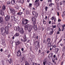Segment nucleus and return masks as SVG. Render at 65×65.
Returning <instances> with one entry per match:
<instances>
[{
    "label": "nucleus",
    "mask_w": 65,
    "mask_h": 65,
    "mask_svg": "<svg viewBox=\"0 0 65 65\" xmlns=\"http://www.w3.org/2000/svg\"><path fill=\"white\" fill-rule=\"evenodd\" d=\"M10 19V16L9 15H7L5 17V20L6 21H7L8 20H9V19Z\"/></svg>",
    "instance_id": "10"
},
{
    "label": "nucleus",
    "mask_w": 65,
    "mask_h": 65,
    "mask_svg": "<svg viewBox=\"0 0 65 65\" xmlns=\"http://www.w3.org/2000/svg\"><path fill=\"white\" fill-rule=\"evenodd\" d=\"M60 33V32H59V31H57V32L56 33V34H59Z\"/></svg>",
    "instance_id": "57"
},
{
    "label": "nucleus",
    "mask_w": 65,
    "mask_h": 65,
    "mask_svg": "<svg viewBox=\"0 0 65 65\" xmlns=\"http://www.w3.org/2000/svg\"><path fill=\"white\" fill-rule=\"evenodd\" d=\"M47 45H48V47H50L51 46V43H48V44H47Z\"/></svg>",
    "instance_id": "31"
},
{
    "label": "nucleus",
    "mask_w": 65,
    "mask_h": 65,
    "mask_svg": "<svg viewBox=\"0 0 65 65\" xmlns=\"http://www.w3.org/2000/svg\"><path fill=\"white\" fill-rule=\"evenodd\" d=\"M61 20H60L59 18L58 20V22H61Z\"/></svg>",
    "instance_id": "61"
},
{
    "label": "nucleus",
    "mask_w": 65,
    "mask_h": 65,
    "mask_svg": "<svg viewBox=\"0 0 65 65\" xmlns=\"http://www.w3.org/2000/svg\"><path fill=\"white\" fill-rule=\"evenodd\" d=\"M33 38H36V39H38V36L37 35V37H36V35H35V34H33Z\"/></svg>",
    "instance_id": "16"
},
{
    "label": "nucleus",
    "mask_w": 65,
    "mask_h": 65,
    "mask_svg": "<svg viewBox=\"0 0 65 65\" xmlns=\"http://www.w3.org/2000/svg\"><path fill=\"white\" fill-rule=\"evenodd\" d=\"M55 59V60H57L58 59L57 58H58V57H56Z\"/></svg>",
    "instance_id": "58"
},
{
    "label": "nucleus",
    "mask_w": 65,
    "mask_h": 65,
    "mask_svg": "<svg viewBox=\"0 0 65 65\" xmlns=\"http://www.w3.org/2000/svg\"><path fill=\"white\" fill-rule=\"evenodd\" d=\"M32 13H33V14H36V13L35 11H32Z\"/></svg>",
    "instance_id": "41"
},
{
    "label": "nucleus",
    "mask_w": 65,
    "mask_h": 65,
    "mask_svg": "<svg viewBox=\"0 0 65 65\" xmlns=\"http://www.w3.org/2000/svg\"><path fill=\"white\" fill-rule=\"evenodd\" d=\"M52 27H53V29H54L56 27V25H53L52 26Z\"/></svg>",
    "instance_id": "37"
},
{
    "label": "nucleus",
    "mask_w": 65,
    "mask_h": 65,
    "mask_svg": "<svg viewBox=\"0 0 65 65\" xmlns=\"http://www.w3.org/2000/svg\"><path fill=\"white\" fill-rule=\"evenodd\" d=\"M29 11H26V14H29Z\"/></svg>",
    "instance_id": "36"
},
{
    "label": "nucleus",
    "mask_w": 65,
    "mask_h": 65,
    "mask_svg": "<svg viewBox=\"0 0 65 65\" xmlns=\"http://www.w3.org/2000/svg\"><path fill=\"white\" fill-rule=\"evenodd\" d=\"M29 65V63H28V62H26V63H25V65Z\"/></svg>",
    "instance_id": "46"
},
{
    "label": "nucleus",
    "mask_w": 65,
    "mask_h": 65,
    "mask_svg": "<svg viewBox=\"0 0 65 65\" xmlns=\"http://www.w3.org/2000/svg\"><path fill=\"white\" fill-rule=\"evenodd\" d=\"M11 19L12 20L14 19V20H13V21L15 22L14 23H16L17 19L16 18H15L13 16H11Z\"/></svg>",
    "instance_id": "8"
},
{
    "label": "nucleus",
    "mask_w": 65,
    "mask_h": 65,
    "mask_svg": "<svg viewBox=\"0 0 65 65\" xmlns=\"http://www.w3.org/2000/svg\"><path fill=\"white\" fill-rule=\"evenodd\" d=\"M31 20L33 22H34V24H35V21H36V19L34 17H32L31 18Z\"/></svg>",
    "instance_id": "14"
},
{
    "label": "nucleus",
    "mask_w": 65,
    "mask_h": 65,
    "mask_svg": "<svg viewBox=\"0 0 65 65\" xmlns=\"http://www.w3.org/2000/svg\"><path fill=\"white\" fill-rule=\"evenodd\" d=\"M17 31L19 32L21 34H23L24 32L23 29L22 28H20L19 26H17Z\"/></svg>",
    "instance_id": "1"
},
{
    "label": "nucleus",
    "mask_w": 65,
    "mask_h": 65,
    "mask_svg": "<svg viewBox=\"0 0 65 65\" xmlns=\"http://www.w3.org/2000/svg\"><path fill=\"white\" fill-rule=\"evenodd\" d=\"M34 44L35 45V46H37L39 45V43L38 41H36L34 43Z\"/></svg>",
    "instance_id": "9"
},
{
    "label": "nucleus",
    "mask_w": 65,
    "mask_h": 65,
    "mask_svg": "<svg viewBox=\"0 0 65 65\" xmlns=\"http://www.w3.org/2000/svg\"><path fill=\"white\" fill-rule=\"evenodd\" d=\"M56 55H53V58H55L56 57Z\"/></svg>",
    "instance_id": "60"
},
{
    "label": "nucleus",
    "mask_w": 65,
    "mask_h": 65,
    "mask_svg": "<svg viewBox=\"0 0 65 65\" xmlns=\"http://www.w3.org/2000/svg\"><path fill=\"white\" fill-rule=\"evenodd\" d=\"M33 65H37V63H34V62H33Z\"/></svg>",
    "instance_id": "59"
},
{
    "label": "nucleus",
    "mask_w": 65,
    "mask_h": 65,
    "mask_svg": "<svg viewBox=\"0 0 65 65\" xmlns=\"http://www.w3.org/2000/svg\"><path fill=\"white\" fill-rule=\"evenodd\" d=\"M62 2V4H64L65 3V1H63Z\"/></svg>",
    "instance_id": "55"
},
{
    "label": "nucleus",
    "mask_w": 65,
    "mask_h": 65,
    "mask_svg": "<svg viewBox=\"0 0 65 65\" xmlns=\"http://www.w3.org/2000/svg\"><path fill=\"white\" fill-rule=\"evenodd\" d=\"M40 4L39 2H37V3H36V7H38L39 6V4Z\"/></svg>",
    "instance_id": "32"
},
{
    "label": "nucleus",
    "mask_w": 65,
    "mask_h": 65,
    "mask_svg": "<svg viewBox=\"0 0 65 65\" xmlns=\"http://www.w3.org/2000/svg\"><path fill=\"white\" fill-rule=\"evenodd\" d=\"M28 23V22H25L24 21L22 20V24L23 25V26H24V25H26V24H27Z\"/></svg>",
    "instance_id": "15"
},
{
    "label": "nucleus",
    "mask_w": 65,
    "mask_h": 65,
    "mask_svg": "<svg viewBox=\"0 0 65 65\" xmlns=\"http://www.w3.org/2000/svg\"><path fill=\"white\" fill-rule=\"evenodd\" d=\"M52 61H53V63L54 62L55 63V64H56V62H55V59H54L52 58Z\"/></svg>",
    "instance_id": "38"
},
{
    "label": "nucleus",
    "mask_w": 65,
    "mask_h": 65,
    "mask_svg": "<svg viewBox=\"0 0 65 65\" xmlns=\"http://www.w3.org/2000/svg\"><path fill=\"white\" fill-rule=\"evenodd\" d=\"M15 55L14 56V58H15V59H16L17 58V55L16 54V48L15 50Z\"/></svg>",
    "instance_id": "29"
},
{
    "label": "nucleus",
    "mask_w": 65,
    "mask_h": 65,
    "mask_svg": "<svg viewBox=\"0 0 65 65\" xmlns=\"http://www.w3.org/2000/svg\"><path fill=\"white\" fill-rule=\"evenodd\" d=\"M49 65H52V63L51 62H49L48 63Z\"/></svg>",
    "instance_id": "50"
},
{
    "label": "nucleus",
    "mask_w": 65,
    "mask_h": 65,
    "mask_svg": "<svg viewBox=\"0 0 65 65\" xmlns=\"http://www.w3.org/2000/svg\"><path fill=\"white\" fill-rule=\"evenodd\" d=\"M25 27H29V29L28 30V32H30L31 31V30L33 28V25H30L29 24H27Z\"/></svg>",
    "instance_id": "2"
},
{
    "label": "nucleus",
    "mask_w": 65,
    "mask_h": 65,
    "mask_svg": "<svg viewBox=\"0 0 65 65\" xmlns=\"http://www.w3.org/2000/svg\"><path fill=\"white\" fill-rule=\"evenodd\" d=\"M64 26L62 27V31H63L64 30Z\"/></svg>",
    "instance_id": "48"
},
{
    "label": "nucleus",
    "mask_w": 65,
    "mask_h": 65,
    "mask_svg": "<svg viewBox=\"0 0 65 65\" xmlns=\"http://www.w3.org/2000/svg\"><path fill=\"white\" fill-rule=\"evenodd\" d=\"M6 10L5 6L4 5H3L2 6V10H2V11H5Z\"/></svg>",
    "instance_id": "20"
},
{
    "label": "nucleus",
    "mask_w": 65,
    "mask_h": 65,
    "mask_svg": "<svg viewBox=\"0 0 65 65\" xmlns=\"http://www.w3.org/2000/svg\"><path fill=\"white\" fill-rule=\"evenodd\" d=\"M39 1V0H36L35 2V3H36L37 2H38Z\"/></svg>",
    "instance_id": "51"
},
{
    "label": "nucleus",
    "mask_w": 65,
    "mask_h": 65,
    "mask_svg": "<svg viewBox=\"0 0 65 65\" xmlns=\"http://www.w3.org/2000/svg\"><path fill=\"white\" fill-rule=\"evenodd\" d=\"M7 5H9L10 4V2L9 1H8L7 2Z\"/></svg>",
    "instance_id": "35"
},
{
    "label": "nucleus",
    "mask_w": 65,
    "mask_h": 65,
    "mask_svg": "<svg viewBox=\"0 0 65 65\" xmlns=\"http://www.w3.org/2000/svg\"><path fill=\"white\" fill-rule=\"evenodd\" d=\"M45 11H47V9H48L47 7H45Z\"/></svg>",
    "instance_id": "40"
},
{
    "label": "nucleus",
    "mask_w": 65,
    "mask_h": 65,
    "mask_svg": "<svg viewBox=\"0 0 65 65\" xmlns=\"http://www.w3.org/2000/svg\"><path fill=\"white\" fill-rule=\"evenodd\" d=\"M21 53L20 51V50H18V51L17 52V55L18 56H19L21 55Z\"/></svg>",
    "instance_id": "7"
},
{
    "label": "nucleus",
    "mask_w": 65,
    "mask_h": 65,
    "mask_svg": "<svg viewBox=\"0 0 65 65\" xmlns=\"http://www.w3.org/2000/svg\"><path fill=\"white\" fill-rule=\"evenodd\" d=\"M10 11V12H12V13L13 14H14L15 13V11L14 10H13L12 8L10 7L9 8Z\"/></svg>",
    "instance_id": "6"
},
{
    "label": "nucleus",
    "mask_w": 65,
    "mask_h": 65,
    "mask_svg": "<svg viewBox=\"0 0 65 65\" xmlns=\"http://www.w3.org/2000/svg\"><path fill=\"white\" fill-rule=\"evenodd\" d=\"M11 3L12 4V5H14L15 4V1L14 0L12 1L11 2Z\"/></svg>",
    "instance_id": "23"
},
{
    "label": "nucleus",
    "mask_w": 65,
    "mask_h": 65,
    "mask_svg": "<svg viewBox=\"0 0 65 65\" xmlns=\"http://www.w3.org/2000/svg\"><path fill=\"white\" fill-rule=\"evenodd\" d=\"M33 28L35 31H36L37 30V26L36 25H34V26H33Z\"/></svg>",
    "instance_id": "22"
},
{
    "label": "nucleus",
    "mask_w": 65,
    "mask_h": 65,
    "mask_svg": "<svg viewBox=\"0 0 65 65\" xmlns=\"http://www.w3.org/2000/svg\"><path fill=\"white\" fill-rule=\"evenodd\" d=\"M46 40H44L43 41V43H46Z\"/></svg>",
    "instance_id": "53"
},
{
    "label": "nucleus",
    "mask_w": 65,
    "mask_h": 65,
    "mask_svg": "<svg viewBox=\"0 0 65 65\" xmlns=\"http://www.w3.org/2000/svg\"><path fill=\"white\" fill-rule=\"evenodd\" d=\"M54 3H50L49 5V6L50 7H51L52 6V5H54Z\"/></svg>",
    "instance_id": "30"
},
{
    "label": "nucleus",
    "mask_w": 65,
    "mask_h": 65,
    "mask_svg": "<svg viewBox=\"0 0 65 65\" xmlns=\"http://www.w3.org/2000/svg\"><path fill=\"white\" fill-rule=\"evenodd\" d=\"M63 50H65V46H64V47H63Z\"/></svg>",
    "instance_id": "64"
},
{
    "label": "nucleus",
    "mask_w": 65,
    "mask_h": 65,
    "mask_svg": "<svg viewBox=\"0 0 65 65\" xmlns=\"http://www.w3.org/2000/svg\"><path fill=\"white\" fill-rule=\"evenodd\" d=\"M53 53H51V54H49L48 56V59L50 60H51L53 58Z\"/></svg>",
    "instance_id": "5"
},
{
    "label": "nucleus",
    "mask_w": 65,
    "mask_h": 65,
    "mask_svg": "<svg viewBox=\"0 0 65 65\" xmlns=\"http://www.w3.org/2000/svg\"><path fill=\"white\" fill-rule=\"evenodd\" d=\"M46 62V59H44L43 63V65H45Z\"/></svg>",
    "instance_id": "24"
},
{
    "label": "nucleus",
    "mask_w": 65,
    "mask_h": 65,
    "mask_svg": "<svg viewBox=\"0 0 65 65\" xmlns=\"http://www.w3.org/2000/svg\"><path fill=\"white\" fill-rule=\"evenodd\" d=\"M63 14L64 15H65V11L63 12Z\"/></svg>",
    "instance_id": "63"
},
{
    "label": "nucleus",
    "mask_w": 65,
    "mask_h": 65,
    "mask_svg": "<svg viewBox=\"0 0 65 65\" xmlns=\"http://www.w3.org/2000/svg\"><path fill=\"white\" fill-rule=\"evenodd\" d=\"M33 15L34 16V17L36 18H37L38 17V14L37 13H36V14H33Z\"/></svg>",
    "instance_id": "21"
},
{
    "label": "nucleus",
    "mask_w": 65,
    "mask_h": 65,
    "mask_svg": "<svg viewBox=\"0 0 65 65\" xmlns=\"http://www.w3.org/2000/svg\"><path fill=\"white\" fill-rule=\"evenodd\" d=\"M21 41L22 42H24L26 41H27V40L26 39H24L23 40V39H21Z\"/></svg>",
    "instance_id": "26"
},
{
    "label": "nucleus",
    "mask_w": 65,
    "mask_h": 65,
    "mask_svg": "<svg viewBox=\"0 0 65 65\" xmlns=\"http://www.w3.org/2000/svg\"><path fill=\"white\" fill-rule=\"evenodd\" d=\"M56 19V18H55V17H52V18H51V19L52 20H53L54 19Z\"/></svg>",
    "instance_id": "39"
},
{
    "label": "nucleus",
    "mask_w": 65,
    "mask_h": 65,
    "mask_svg": "<svg viewBox=\"0 0 65 65\" xmlns=\"http://www.w3.org/2000/svg\"><path fill=\"white\" fill-rule=\"evenodd\" d=\"M54 47L53 46V45H52L51 46L50 49V50L51 51H52V50H53L54 49Z\"/></svg>",
    "instance_id": "25"
},
{
    "label": "nucleus",
    "mask_w": 65,
    "mask_h": 65,
    "mask_svg": "<svg viewBox=\"0 0 65 65\" xmlns=\"http://www.w3.org/2000/svg\"><path fill=\"white\" fill-rule=\"evenodd\" d=\"M7 28H6L7 29H9V28H10V27H11L12 26V25L11 24H9L7 25Z\"/></svg>",
    "instance_id": "17"
},
{
    "label": "nucleus",
    "mask_w": 65,
    "mask_h": 65,
    "mask_svg": "<svg viewBox=\"0 0 65 65\" xmlns=\"http://www.w3.org/2000/svg\"><path fill=\"white\" fill-rule=\"evenodd\" d=\"M2 34L3 36H6L5 33H2Z\"/></svg>",
    "instance_id": "43"
},
{
    "label": "nucleus",
    "mask_w": 65,
    "mask_h": 65,
    "mask_svg": "<svg viewBox=\"0 0 65 65\" xmlns=\"http://www.w3.org/2000/svg\"><path fill=\"white\" fill-rule=\"evenodd\" d=\"M46 24V21L44 20H43V24Z\"/></svg>",
    "instance_id": "42"
},
{
    "label": "nucleus",
    "mask_w": 65,
    "mask_h": 65,
    "mask_svg": "<svg viewBox=\"0 0 65 65\" xmlns=\"http://www.w3.org/2000/svg\"><path fill=\"white\" fill-rule=\"evenodd\" d=\"M54 29L52 28H51V31H50L49 33L50 35H52L54 32Z\"/></svg>",
    "instance_id": "11"
},
{
    "label": "nucleus",
    "mask_w": 65,
    "mask_h": 65,
    "mask_svg": "<svg viewBox=\"0 0 65 65\" xmlns=\"http://www.w3.org/2000/svg\"><path fill=\"white\" fill-rule=\"evenodd\" d=\"M7 26L5 28V33L7 35H8L9 33V29L8 28L7 29H7L6 28H7Z\"/></svg>",
    "instance_id": "4"
},
{
    "label": "nucleus",
    "mask_w": 65,
    "mask_h": 65,
    "mask_svg": "<svg viewBox=\"0 0 65 65\" xmlns=\"http://www.w3.org/2000/svg\"><path fill=\"white\" fill-rule=\"evenodd\" d=\"M32 4H31V3L29 4V7H32Z\"/></svg>",
    "instance_id": "44"
},
{
    "label": "nucleus",
    "mask_w": 65,
    "mask_h": 65,
    "mask_svg": "<svg viewBox=\"0 0 65 65\" xmlns=\"http://www.w3.org/2000/svg\"><path fill=\"white\" fill-rule=\"evenodd\" d=\"M50 51L49 50H48V51H47V52H46V53H47V54L49 53H50Z\"/></svg>",
    "instance_id": "47"
},
{
    "label": "nucleus",
    "mask_w": 65,
    "mask_h": 65,
    "mask_svg": "<svg viewBox=\"0 0 65 65\" xmlns=\"http://www.w3.org/2000/svg\"><path fill=\"white\" fill-rule=\"evenodd\" d=\"M53 47L54 48H55L56 47V45L55 44L54 45H53Z\"/></svg>",
    "instance_id": "56"
},
{
    "label": "nucleus",
    "mask_w": 65,
    "mask_h": 65,
    "mask_svg": "<svg viewBox=\"0 0 65 65\" xmlns=\"http://www.w3.org/2000/svg\"><path fill=\"white\" fill-rule=\"evenodd\" d=\"M25 21L26 22H27L29 23V21L27 19H26L25 20Z\"/></svg>",
    "instance_id": "45"
},
{
    "label": "nucleus",
    "mask_w": 65,
    "mask_h": 65,
    "mask_svg": "<svg viewBox=\"0 0 65 65\" xmlns=\"http://www.w3.org/2000/svg\"><path fill=\"white\" fill-rule=\"evenodd\" d=\"M2 44L3 45H5V39H3L2 40Z\"/></svg>",
    "instance_id": "13"
},
{
    "label": "nucleus",
    "mask_w": 65,
    "mask_h": 65,
    "mask_svg": "<svg viewBox=\"0 0 65 65\" xmlns=\"http://www.w3.org/2000/svg\"><path fill=\"white\" fill-rule=\"evenodd\" d=\"M2 11V10H0V14L1 15L3 16L4 14V12H3Z\"/></svg>",
    "instance_id": "18"
},
{
    "label": "nucleus",
    "mask_w": 65,
    "mask_h": 65,
    "mask_svg": "<svg viewBox=\"0 0 65 65\" xmlns=\"http://www.w3.org/2000/svg\"><path fill=\"white\" fill-rule=\"evenodd\" d=\"M51 40L49 38H47V42H48V43H50L51 42Z\"/></svg>",
    "instance_id": "28"
},
{
    "label": "nucleus",
    "mask_w": 65,
    "mask_h": 65,
    "mask_svg": "<svg viewBox=\"0 0 65 65\" xmlns=\"http://www.w3.org/2000/svg\"><path fill=\"white\" fill-rule=\"evenodd\" d=\"M59 51V48H55V52L56 53H58V52Z\"/></svg>",
    "instance_id": "19"
},
{
    "label": "nucleus",
    "mask_w": 65,
    "mask_h": 65,
    "mask_svg": "<svg viewBox=\"0 0 65 65\" xmlns=\"http://www.w3.org/2000/svg\"><path fill=\"white\" fill-rule=\"evenodd\" d=\"M25 30H27L28 29L29 30V28L28 27H25Z\"/></svg>",
    "instance_id": "33"
},
{
    "label": "nucleus",
    "mask_w": 65,
    "mask_h": 65,
    "mask_svg": "<svg viewBox=\"0 0 65 65\" xmlns=\"http://www.w3.org/2000/svg\"><path fill=\"white\" fill-rule=\"evenodd\" d=\"M37 46H35V50H37V48L38 49V47H36Z\"/></svg>",
    "instance_id": "52"
},
{
    "label": "nucleus",
    "mask_w": 65,
    "mask_h": 65,
    "mask_svg": "<svg viewBox=\"0 0 65 65\" xmlns=\"http://www.w3.org/2000/svg\"><path fill=\"white\" fill-rule=\"evenodd\" d=\"M4 21L3 20V18L2 17H0V26H1L2 24H4Z\"/></svg>",
    "instance_id": "3"
},
{
    "label": "nucleus",
    "mask_w": 65,
    "mask_h": 65,
    "mask_svg": "<svg viewBox=\"0 0 65 65\" xmlns=\"http://www.w3.org/2000/svg\"><path fill=\"white\" fill-rule=\"evenodd\" d=\"M0 30H1V32L2 33V32H3V31L4 30L5 31V29H4V27L1 28H0Z\"/></svg>",
    "instance_id": "27"
},
{
    "label": "nucleus",
    "mask_w": 65,
    "mask_h": 65,
    "mask_svg": "<svg viewBox=\"0 0 65 65\" xmlns=\"http://www.w3.org/2000/svg\"><path fill=\"white\" fill-rule=\"evenodd\" d=\"M20 44V42L19 41H18L17 42V45H19Z\"/></svg>",
    "instance_id": "34"
},
{
    "label": "nucleus",
    "mask_w": 65,
    "mask_h": 65,
    "mask_svg": "<svg viewBox=\"0 0 65 65\" xmlns=\"http://www.w3.org/2000/svg\"><path fill=\"white\" fill-rule=\"evenodd\" d=\"M23 38L24 39H26V35H24V36H23Z\"/></svg>",
    "instance_id": "49"
},
{
    "label": "nucleus",
    "mask_w": 65,
    "mask_h": 65,
    "mask_svg": "<svg viewBox=\"0 0 65 65\" xmlns=\"http://www.w3.org/2000/svg\"><path fill=\"white\" fill-rule=\"evenodd\" d=\"M8 61L9 63L11 64L13 62V59L11 58H10V59L8 60Z\"/></svg>",
    "instance_id": "12"
},
{
    "label": "nucleus",
    "mask_w": 65,
    "mask_h": 65,
    "mask_svg": "<svg viewBox=\"0 0 65 65\" xmlns=\"http://www.w3.org/2000/svg\"><path fill=\"white\" fill-rule=\"evenodd\" d=\"M19 35V33H17V36H18Z\"/></svg>",
    "instance_id": "54"
},
{
    "label": "nucleus",
    "mask_w": 65,
    "mask_h": 65,
    "mask_svg": "<svg viewBox=\"0 0 65 65\" xmlns=\"http://www.w3.org/2000/svg\"><path fill=\"white\" fill-rule=\"evenodd\" d=\"M21 51H24V48H21Z\"/></svg>",
    "instance_id": "62"
}]
</instances>
